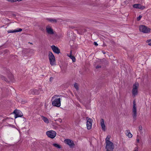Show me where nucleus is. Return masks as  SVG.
<instances>
[{"label":"nucleus","mask_w":151,"mask_h":151,"mask_svg":"<svg viewBox=\"0 0 151 151\" xmlns=\"http://www.w3.org/2000/svg\"><path fill=\"white\" fill-rule=\"evenodd\" d=\"M133 8L143 10L145 8V6H142L140 4H135L133 5Z\"/></svg>","instance_id":"13"},{"label":"nucleus","mask_w":151,"mask_h":151,"mask_svg":"<svg viewBox=\"0 0 151 151\" xmlns=\"http://www.w3.org/2000/svg\"><path fill=\"white\" fill-rule=\"evenodd\" d=\"M110 137L111 136L110 135H108L107 136V137L105 139L106 143L108 142H111V141H109Z\"/></svg>","instance_id":"21"},{"label":"nucleus","mask_w":151,"mask_h":151,"mask_svg":"<svg viewBox=\"0 0 151 151\" xmlns=\"http://www.w3.org/2000/svg\"><path fill=\"white\" fill-rule=\"evenodd\" d=\"M51 48L54 52L57 53L59 54L60 52V50L59 49L54 45L51 46Z\"/></svg>","instance_id":"14"},{"label":"nucleus","mask_w":151,"mask_h":151,"mask_svg":"<svg viewBox=\"0 0 151 151\" xmlns=\"http://www.w3.org/2000/svg\"><path fill=\"white\" fill-rule=\"evenodd\" d=\"M139 128L140 130H141L142 129V127L141 126H140L139 127Z\"/></svg>","instance_id":"31"},{"label":"nucleus","mask_w":151,"mask_h":151,"mask_svg":"<svg viewBox=\"0 0 151 151\" xmlns=\"http://www.w3.org/2000/svg\"><path fill=\"white\" fill-rule=\"evenodd\" d=\"M142 16L141 15H139L138 17L137 18V21H139L140 20V19L142 18Z\"/></svg>","instance_id":"26"},{"label":"nucleus","mask_w":151,"mask_h":151,"mask_svg":"<svg viewBox=\"0 0 151 151\" xmlns=\"http://www.w3.org/2000/svg\"><path fill=\"white\" fill-rule=\"evenodd\" d=\"M13 113L15 114V118L18 117H21L23 116V114L22 112L18 110L17 109L15 110Z\"/></svg>","instance_id":"9"},{"label":"nucleus","mask_w":151,"mask_h":151,"mask_svg":"<svg viewBox=\"0 0 151 151\" xmlns=\"http://www.w3.org/2000/svg\"><path fill=\"white\" fill-rule=\"evenodd\" d=\"M59 96L55 95L52 99V105L54 106L59 107L61 105L60 98Z\"/></svg>","instance_id":"1"},{"label":"nucleus","mask_w":151,"mask_h":151,"mask_svg":"<svg viewBox=\"0 0 151 151\" xmlns=\"http://www.w3.org/2000/svg\"><path fill=\"white\" fill-rule=\"evenodd\" d=\"M42 119L44 121V122L46 124H48L49 123V121L48 119L46 117L43 116H41Z\"/></svg>","instance_id":"18"},{"label":"nucleus","mask_w":151,"mask_h":151,"mask_svg":"<svg viewBox=\"0 0 151 151\" xmlns=\"http://www.w3.org/2000/svg\"><path fill=\"white\" fill-rule=\"evenodd\" d=\"M106 150H112L114 148V145L112 142H106Z\"/></svg>","instance_id":"8"},{"label":"nucleus","mask_w":151,"mask_h":151,"mask_svg":"<svg viewBox=\"0 0 151 151\" xmlns=\"http://www.w3.org/2000/svg\"><path fill=\"white\" fill-rule=\"evenodd\" d=\"M138 147H135L134 149V151H138Z\"/></svg>","instance_id":"27"},{"label":"nucleus","mask_w":151,"mask_h":151,"mask_svg":"<svg viewBox=\"0 0 151 151\" xmlns=\"http://www.w3.org/2000/svg\"><path fill=\"white\" fill-rule=\"evenodd\" d=\"M22 30V29L18 28L14 30H9L7 32L9 33H13L21 32Z\"/></svg>","instance_id":"15"},{"label":"nucleus","mask_w":151,"mask_h":151,"mask_svg":"<svg viewBox=\"0 0 151 151\" xmlns=\"http://www.w3.org/2000/svg\"><path fill=\"white\" fill-rule=\"evenodd\" d=\"M70 58L72 60L73 62H74L76 61V59L75 57L73 56L70 55V56H69Z\"/></svg>","instance_id":"23"},{"label":"nucleus","mask_w":151,"mask_h":151,"mask_svg":"<svg viewBox=\"0 0 151 151\" xmlns=\"http://www.w3.org/2000/svg\"><path fill=\"white\" fill-rule=\"evenodd\" d=\"M74 86L75 88L77 89L78 90V85L77 83H76L74 84Z\"/></svg>","instance_id":"24"},{"label":"nucleus","mask_w":151,"mask_h":151,"mask_svg":"<svg viewBox=\"0 0 151 151\" xmlns=\"http://www.w3.org/2000/svg\"><path fill=\"white\" fill-rule=\"evenodd\" d=\"M52 80L51 78H50V80Z\"/></svg>","instance_id":"33"},{"label":"nucleus","mask_w":151,"mask_h":151,"mask_svg":"<svg viewBox=\"0 0 151 151\" xmlns=\"http://www.w3.org/2000/svg\"><path fill=\"white\" fill-rule=\"evenodd\" d=\"M7 1L11 2H14L17 1L19 2L22 0H6Z\"/></svg>","instance_id":"22"},{"label":"nucleus","mask_w":151,"mask_h":151,"mask_svg":"<svg viewBox=\"0 0 151 151\" xmlns=\"http://www.w3.org/2000/svg\"><path fill=\"white\" fill-rule=\"evenodd\" d=\"M48 57L50 64L52 66L56 65L55 57L51 52H49Z\"/></svg>","instance_id":"3"},{"label":"nucleus","mask_w":151,"mask_h":151,"mask_svg":"<svg viewBox=\"0 0 151 151\" xmlns=\"http://www.w3.org/2000/svg\"><path fill=\"white\" fill-rule=\"evenodd\" d=\"M94 45L96 46H97L98 45V44L97 43V42H94Z\"/></svg>","instance_id":"29"},{"label":"nucleus","mask_w":151,"mask_h":151,"mask_svg":"<svg viewBox=\"0 0 151 151\" xmlns=\"http://www.w3.org/2000/svg\"><path fill=\"white\" fill-rule=\"evenodd\" d=\"M46 19L48 21L52 23L56 22H57V20L56 19H53L52 18H47Z\"/></svg>","instance_id":"19"},{"label":"nucleus","mask_w":151,"mask_h":151,"mask_svg":"<svg viewBox=\"0 0 151 151\" xmlns=\"http://www.w3.org/2000/svg\"><path fill=\"white\" fill-rule=\"evenodd\" d=\"M56 133L53 130H50L46 132V134L47 136L52 139L54 138L56 136Z\"/></svg>","instance_id":"6"},{"label":"nucleus","mask_w":151,"mask_h":151,"mask_svg":"<svg viewBox=\"0 0 151 151\" xmlns=\"http://www.w3.org/2000/svg\"><path fill=\"white\" fill-rule=\"evenodd\" d=\"M139 86V84L137 82H136L134 83L133 86L132 93V96L133 97L137 96L138 93V88Z\"/></svg>","instance_id":"2"},{"label":"nucleus","mask_w":151,"mask_h":151,"mask_svg":"<svg viewBox=\"0 0 151 151\" xmlns=\"http://www.w3.org/2000/svg\"><path fill=\"white\" fill-rule=\"evenodd\" d=\"M125 134L126 136L128 137L129 138H132V135L130 132V131L129 130H127L126 131Z\"/></svg>","instance_id":"17"},{"label":"nucleus","mask_w":151,"mask_h":151,"mask_svg":"<svg viewBox=\"0 0 151 151\" xmlns=\"http://www.w3.org/2000/svg\"><path fill=\"white\" fill-rule=\"evenodd\" d=\"M52 145L54 147H55L58 148L60 149L61 148V147L60 146L57 144L56 143H53L52 144Z\"/></svg>","instance_id":"20"},{"label":"nucleus","mask_w":151,"mask_h":151,"mask_svg":"<svg viewBox=\"0 0 151 151\" xmlns=\"http://www.w3.org/2000/svg\"><path fill=\"white\" fill-rule=\"evenodd\" d=\"M52 80L51 78H50V80Z\"/></svg>","instance_id":"32"},{"label":"nucleus","mask_w":151,"mask_h":151,"mask_svg":"<svg viewBox=\"0 0 151 151\" xmlns=\"http://www.w3.org/2000/svg\"><path fill=\"white\" fill-rule=\"evenodd\" d=\"M46 29L47 32L49 34L52 35L54 34L53 30L51 27L50 26H46Z\"/></svg>","instance_id":"12"},{"label":"nucleus","mask_w":151,"mask_h":151,"mask_svg":"<svg viewBox=\"0 0 151 151\" xmlns=\"http://www.w3.org/2000/svg\"><path fill=\"white\" fill-rule=\"evenodd\" d=\"M101 67V66L100 65H98L96 67V68H100Z\"/></svg>","instance_id":"28"},{"label":"nucleus","mask_w":151,"mask_h":151,"mask_svg":"<svg viewBox=\"0 0 151 151\" xmlns=\"http://www.w3.org/2000/svg\"><path fill=\"white\" fill-rule=\"evenodd\" d=\"M137 140V143H139V139L138 138H137L136 139Z\"/></svg>","instance_id":"30"},{"label":"nucleus","mask_w":151,"mask_h":151,"mask_svg":"<svg viewBox=\"0 0 151 151\" xmlns=\"http://www.w3.org/2000/svg\"><path fill=\"white\" fill-rule=\"evenodd\" d=\"M139 30L141 32L144 33H149L150 31V29L149 28L143 25H141L139 26Z\"/></svg>","instance_id":"4"},{"label":"nucleus","mask_w":151,"mask_h":151,"mask_svg":"<svg viewBox=\"0 0 151 151\" xmlns=\"http://www.w3.org/2000/svg\"><path fill=\"white\" fill-rule=\"evenodd\" d=\"M65 142L70 147H74L75 144L73 143V141L70 139H66L64 140Z\"/></svg>","instance_id":"10"},{"label":"nucleus","mask_w":151,"mask_h":151,"mask_svg":"<svg viewBox=\"0 0 151 151\" xmlns=\"http://www.w3.org/2000/svg\"><path fill=\"white\" fill-rule=\"evenodd\" d=\"M147 42H148L149 45L151 46V40H147Z\"/></svg>","instance_id":"25"},{"label":"nucleus","mask_w":151,"mask_h":151,"mask_svg":"<svg viewBox=\"0 0 151 151\" xmlns=\"http://www.w3.org/2000/svg\"><path fill=\"white\" fill-rule=\"evenodd\" d=\"M132 116L134 119H136L137 114L136 104L135 100L133 101V106L132 109Z\"/></svg>","instance_id":"5"},{"label":"nucleus","mask_w":151,"mask_h":151,"mask_svg":"<svg viewBox=\"0 0 151 151\" xmlns=\"http://www.w3.org/2000/svg\"><path fill=\"white\" fill-rule=\"evenodd\" d=\"M40 90L36 89H31L29 92V93L30 94L38 95L40 93Z\"/></svg>","instance_id":"11"},{"label":"nucleus","mask_w":151,"mask_h":151,"mask_svg":"<svg viewBox=\"0 0 151 151\" xmlns=\"http://www.w3.org/2000/svg\"><path fill=\"white\" fill-rule=\"evenodd\" d=\"M86 120L87 129L88 130H90L91 128L92 120L88 117L86 118Z\"/></svg>","instance_id":"7"},{"label":"nucleus","mask_w":151,"mask_h":151,"mask_svg":"<svg viewBox=\"0 0 151 151\" xmlns=\"http://www.w3.org/2000/svg\"><path fill=\"white\" fill-rule=\"evenodd\" d=\"M102 130L104 131L106 130V126L104 124V120L103 119H101L100 120Z\"/></svg>","instance_id":"16"}]
</instances>
